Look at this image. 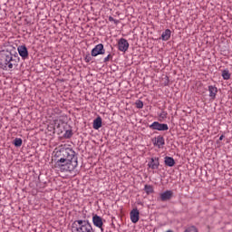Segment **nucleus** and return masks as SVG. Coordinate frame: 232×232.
I'll list each match as a JSON object with an SVG mask.
<instances>
[{
  "mask_svg": "<svg viewBox=\"0 0 232 232\" xmlns=\"http://www.w3.org/2000/svg\"><path fill=\"white\" fill-rule=\"evenodd\" d=\"M19 55L8 50L0 51V68L2 70H9L12 72L14 68L19 66Z\"/></svg>",
  "mask_w": 232,
  "mask_h": 232,
  "instance_id": "nucleus-1",
  "label": "nucleus"
},
{
  "mask_svg": "<svg viewBox=\"0 0 232 232\" xmlns=\"http://www.w3.org/2000/svg\"><path fill=\"white\" fill-rule=\"evenodd\" d=\"M72 232H95L92 223L86 219H77L72 224Z\"/></svg>",
  "mask_w": 232,
  "mask_h": 232,
  "instance_id": "nucleus-2",
  "label": "nucleus"
},
{
  "mask_svg": "<svg viewBox=\"0 0 232 232\" xmlns=\"http://www.w3.org/2000/svg\"><path fill=\"white\" fill-rule=\"evenodd\" d=\"M55 166L59 168L61 171H73L77 166H79V161L77 160H72V161H66L64 159H55Z\"/></svg>",
  "mask_w": 232,
  "mask_h": 232,
  "instance_id": "nucleus-3",
  "label": "nucleus"
},
{
  "mask_svg": "<svg viewBox=\"0 0 232 232\" xmlns=\"http://www.w3.org/2000/svg\"><path fill=\"white\" fill-rule=\"evenodd\" d=\"M55 159H63L67 162L72 160H77V156H75V150L71 148L62 149L59 151H56L54 155Z\"/></svg>",
  "mask_w": 232,
  "mask_h": 232,
  "instance_id": "nucleus-4",
  "label": "nucleus"
},
{
  "mask_svg": "<svg viewBox=\"0 0 232 232\" xmlns=\"http://www.w3.org/2000/svg\"><path fill=\"white\" fill-rule=\"evenodd\" d=\"M150 130H156L157 131H168L169 127L166 123H160L159 121H154L149 125Z\"/></svg>",
  "mask_w": 232,
  "mask_h": 232,
  "instance_id": "nucleus-5",
  "label": "nucleus"
},
{
  "mask_svg": "<svg viewBox=\"0 0 232 232\" xmlns=\"http://www.w3.org/2000/svg\"><path fill=\"white\" fill-rule=\"evenodd\" d=\"M91 53L92 57H97V55H104V53H106V50H104V45L102 44H99L95 45Z\"/></svg>",
  "mask_w": 232,
  "mask_h": 232,
  "instance_id": "nucleus-6",
  "label": "nucleus"
},
{
  "mask_svg": "<svg viewBox=\"0 0 232 232\" xmlns=\"http://www.w3.org/2000/svg\"><path fill=\"white\" fill-rule=\"evenodd\" d=\"M129 48L130 43H128V40L121 38L118 42V50H120V52H128Z\"/></svg>",
  "mask_w": 232,
  "mask_h": 232,
  "instance_id": "nucleus-7",
  "label": "nucleus"
},
{
  "mask_svg": "<svg viewBox=\"0 0 232 232\" xmlns=\"http://www.w3.org/2000/svg\"><path fill=\"white\" fill-rule=\"evenodd\" d=\"M147 166L150 169H159V166H160V161L159 157H152V158H150V160L148 162Z\"/></svg>",
  "mask_w": 232,
  "mask_h": 232,
  "instance_id": "nucleus-8",
  "label": "nucleus"
},
{
  "mask_svg": "<svg viewBox=\"0 0 232 232\" xmlns=\"http://www.w3.org/2000/svg\"><path fill=\"white\" fill-rule=\"evenodd\" d=\"M152 142L153 146L159 149L164 148V144H166V140H164V137L161 135L152 139Z\"/></svg>",
  "mask_w": 232,
  "mask_h": 232,
  "instance_id": "nucleus-9",
  "label": "nucleus"
},
{
  "mask_svg": "<svg viewBox=\"0 0 232 232\" xmlns=\"http://www.w3.org/2000/svg\"><path fill=\"white\" fill-rule=\"evenodd\" d=\"M92 223L93 226L99 227V229H101L102 232H104V228H102L104 223L102 222V218H101V216L94 215L92 217Z\"/></svg>",
  "mask_w": 232,
  "mask_h": 232,
  "instance_id": "nucleus-10",
  "label": "nucleus"
},
{
  "mask_svg": "<svg viewBox=\"0 0 232 232\" xmlns=\"http://www.w3.org/2000/svg\"><path fill=\"white\" fill-rule=\"evenodd\" d=\"M171 198H173V190H166L160 194L161 202H168V200H171Z\"/></svg>",
  "mask_w": 232,
  "mask_h": 232,
  "instance_id": "nucleus-11",
  "label": "nucleus"
},
{
  "mask_svg": "<svg viewBox=\"0 0 232 232\" xmlns=\"http://www.w3.org/2000/svg\"><path fill=\"white\" fill-rule=\"evenodd\" d=\"M18 53L22 59H28V48L25 45H20L17 47Z\"/></svg>",
  "mask_w": 232,
  "mask_h": 232,
  "instance_id": "nucleus-12",
  "label": "nucleus"
},
{
  "mask_svg": "<svg viewBox=\"0 0 232 232\" xmlns=\"http://www.w3.org/2000/svg\"><path fill=\"white\" fill-rule=\"evenodd\" d=\"M130 220L132 222V224H137V222H139V218H140V212H139V209L137 208H133L131 211H130Z\"/></svg>",
  "mask_w": 232,
  "mask_h": 232,
  "instance_id": "nucleus-13",
  "label": "nucleus"
},
{
  "mask_svg": "<svg viewBox=\"0 0 232 232\" xmlns=\"http://www.w3.org/2000/svg\"><path fill=\"white\" fill-rule=\"evenodd\" d=\"M208 96L215 101L217 99V93H218V89L215 85L208 86Z\"/></svg>",
  "mask_w": 232,
  "mask_h": 232,
  "instance_id": "nucleus-14",
  "label": "nucleus"
},
{
  "mask_svg": "<svg viewBox=\"0 0 232 232\" xmlns=\"http://www.w3.org/2000/svg\"><path fill=\"white\" fill-rule=\"evenodd\" d=\"M92 128L94 130H99L100 128H102V118L101 116H98L92 123Z\"/></svg>",
  "mask_w": 232,
  "mask_h": 232,
  "instance_id": "nucleus-15",
  "label": "nucleus"
},
{
  "mask_svg": "<svg viewBox=\"0 0 232 232\" xmlns=\"http://www.w3.org/2000/svg\"><path fill=\"white\" fill-rule=\"evenodd\" d=\"M164 162L165 166H169V168L175 166V160L169 156L165 157Z\"/></svg>",
  "mask_w": 232,
  "mask_h": 232,
  "instance_id": "nucleus-16",
  "label": "nucleus"
},
{
  "mask_svg": "<svg viewBox=\"0 0 232 232\" xmlns=\"http://www.w3.org/2000/svg\"><path fill=\"white\" fill-rule=\"evenodd\" d=\"M170 38H171V30L166 29L161 34V39L162 41H169Z\"/></svg>",
  "mask_w": 232,
  "mask_h": 232,
  "instance_id": "nucleus-17",
  "label": "nucleus"
},
{
  "mask_svg": "<svg viewBox=\"0 0 232 232\" xmlns=\"http://www.w3.org/2000/svg\"><path fill=\"white\" fill-rule=\"evenodd\" d=\"M221 75L224 81H229L231 79V73H229V70L227 69L223 70Z\"/></svg>",
  "mask_w": 232,
  "mask_h": 232,
  "instance_id": "nucleus-18",
  "label": "nucleus"
},
{
  "mask_svg": "<svg viewBox=\"0 0 232 232\" xmlns=\"http://www.w3.org/2000/svg\"><path fill=\"white\" fill-rule=\"evenodd\" d=\"M72 137H73V130L72 129L66 130L63 133V139H72Z\"/></svg>",
  "mask_w": 232,
  "mask_h": 232,
  "instance_id": "nucleus-19",
  "label": "nucleus"
},
{
  "mask_svg": "<svg viewBox=\"0 0 232 232\" xmlns=\"http://www.w3.org/2000/svg\"><path fill=\"white\" fill-rule=\"evenodd\" d=\"M144 191L147 193V195H151L153 193V186L151 185H145L144 186Z\"/></svg>",
  "mask_w": 232,
  "mask_h": 232,
  "instance_id": "nucleus-20",
  "label": "nucleus"
},
{
  "mask_svg": "<svg viewBox=\"0 0 232 232\" xmlns=\"http://www.w3.org/2000/svg\"><path fill=\"white\" fill-rule=\"evenodd\" d=\"M14 145L16 148H21V146H23V140L21 138H15L14 140Z\"/></svg>",
  "mask_w": 232,
  "mask_h": 232,
  "instance_id": "nucleus-21",
  "label": "nucleus"
},
{
  "mask_svg": "<svg viewBox=\"0 0 232 232\" xmlns=\"http://www.w3.org/2000/svg\"><path fill=\"white\" fill-rule=\"evenodd\" d=\"M184 232H198V229H197V227L195 226H190L188 227Z\"/></svg>",
  "mask_w": 232,
  "mask_h": 232,
  "instance_id": "nucleus-22",
  "label": "nucleus"
},
{
  "mask_svg": "<svg viewBox=\"0 0 232 232\" xmlns=\"http://www.w3.org/2000/svg\"><path fill=\"white\" fill-rule=\"evenodd\" d=\"M135 104L136 108H138L139 110L144 108V102H142V101L140 100L136 101Z\"/></svg>",
  "mask_w": 232,
  "mask_h": 232,
  "instance_id": "nucleus-23",
  "label": "nucleus"
},
{
  "mask_svg": "<svg viewBox=\"0 0 232 232\" xmlns=\"http://www.w3.org/2000/svg\"><path fill=\"white\" fill-rule=\"evenodd\" d=\"M92 53H91V54H90V53H87L84 55L83 59H84L85 63H90V62H92Z\"/></svg>",
  "mask_w": 232,
  "mask_h": 232,
  "instance_id": "nucleus-24",
  "label": "nucleus"
},
{
  "mask_svg": "<svg viewBox=\"0 0 232 232\" xmlns=\"http://www.w3.org/2000/svg\"><path fill=\"white\" fill-rule=\"evenodd\" d=\"M160 119H167V117H168V112L165 111H162L160 113Z\"/></svg>",
  "mask_w": 232,
  "mask_h": 232,
  "instance_id": "nucleus-25",
  "label": "nucleus"
},
{
  "mask_svg": "<svg viewBox=\"0 0 232 232\" xmlns=\"http://www.w3.org/2000/svg\"><path fill=\"white\" fill-rule=\"evenodd\" d=\"M109 21L114 23V24H119V20L114 19L112 16H109Z\"/></svg>",
  "mask_w": 232,
  "mask_h": 232,
  "instance_id": "nucleus-26",
  "label": "nucleus"
},
{
  "mask_svg": "<svg viewBox=\"0 0 232 232\" xmlns=\"http://www.w3.org/2000/svg\"><path fill=\"white\" fill-rule=\"evenodd\" d=\"M110 59H111V54L109 53L104 59H103V63H108L110 61Z\"/></svg>",
  "mask_w": 232,
  "mask_h": 232,
  "instance_id": "nucleus-27",
  "label": "nucleus"
},
{
  "mask_svg": "<svg viewBox=\"0 0 232 232\" xmlns=\"http://www.w3.org/2000/svg\"><path fill=\"white\" fill-rule=\"evenodd\" d=\"M169 84V78L168 76L165 77L164 86H168Z\"/></svg>",
  "mask_w": 232,
  "mask_h": 232,
  "instance_id": "nucleus-28",
  "label": "nucleus"
},
{
  "mask_svg": "<svg viewBox=\"0 0 232 232\" xmlns=\"http://www.w3.org/2000/svg\"><path fill=\"white\" fill-rule=\"evenodd\" d=\"M224 140V135H221L220 137H219V140Z\"/></svg>",
  "mask_w": 232,
  "mask_h": 232,
  "instance_id": "nucleus-29",
  "label": "nucleus"
}]
</instances>
